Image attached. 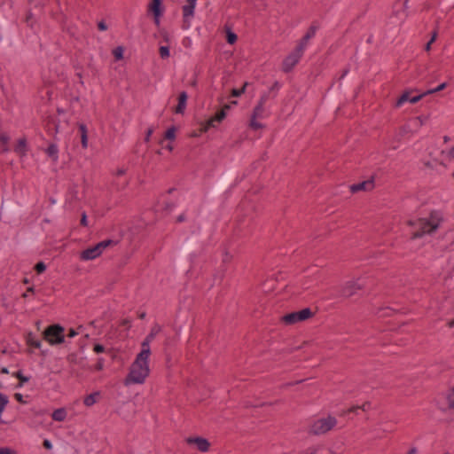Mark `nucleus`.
<instances>
[{"mask_svg": "<svg viewBox=\"0 0 454 454\" xmlns=\"http://www.w3.org/2000/svg\"><path fill=\"white\" fill-rule=\"evenodd\" d=\"M410 99V96L408 92H404L396 101L395 106L400 107L402 106L405 102H408Z\"/></svg>", "mask_w": 454, "mask_h": 454, "instance_id": "nucleus-24", "label": "nucleus"}, {"mask_svg": "<svg viewBox=\"0 0 454 454\" xmlns=\"http://www.w3.org/2000/svg\"><path fill=\"white\" fill-rule=\"evenodd\" d=\"M298 312V315H299V318H300V321H303V320H306L308 319L309 317H311L312 315V312L309 309H303L300 311H297Z\"/></svg>", "mask_w": 454, "mask_h": 454, "instance_id": "nucleus-23", "label": "nucleus"}, {"mask_svg": "<svg viewBox=\"0 0 454 454\" xmlns=\"http://www.w3.org/2000/svg\"><path fill=\"white\" fill-rule=\"evenodd\" d=\"M0 454H17L15 450L8 447L0 448Z\"/></svg>", "mask_w": 454, "mask_h": 454, "instance_id": "nucleus-32", "label": "nucleus"}, {"mask_svg": "<svg viewBox=\"0 0 454 454\" xmlns=\"http://www.w3.org/2000/svg\"><path fill=\"white\" fill-rule=\"evenodd\" d=\"M78 334V333L74 329H70L68 332V337L74 338Z\"/></svg>", "mask_w": 454, "mask_h": 454, "instance_id": "nucleus-43", "label": "nucleus"}, {"mask_svg": "<svg viewBox=\"0 0 454 454\" xmlns=\"http://www.w3.org/2000/svg\"><path fill=\"white\" fill-rule=\"evenodd\" d=\"M226 37H227V42L230 44H233L237 41V35L230 29H228L226 32Z\"/></svg>", "mask_w": 454, "mask_h": 454, "instance_id": "nucleus-25", "label": "nucleus"}, {"mask_svg": "<svg viewBox=\"0 0 454 454\" xmlns=\"http://www.w3.org/2000/svg\"><path fill=\"white\" fill-rule=\"evenodd\" d=\"M67 411L66 408H59L52 411L51 418L54 421L63 422L67 419Z\"/></svg>", "mask_w": 454, "mask_h": 454, "instance_id": "nucleus-14", "label": "nucleus"}, {"mask_svg": "<svg viewBox=\"0 0 454 454\" xmlns=\"http://www.w3.org/2000/svg\"><path fill=\"white\" fill-rule=\"evenodd\" d=\"M431 44H432V43H431V42H428V43H427V44L426 45V51H428L430 50V48H431Z\"/></svg>", "mask_w": 454, "mask_h": 454, "instance_id": "nucleus-51", "label": "nucleus"}, {"mask_svg": "<svg viewBox=\"0 0 454 454\" xmlns=\"http://www.w3.org/2000/svg\"><path fill=\"white\" fill-rule=\"evenodd\" d=\"M15 152L21 157L27 155V140L25 138L19 139L17 145L15 147Z\"/></svg>", "mask_w": 454, "mask_h": 454, "instance_id": "nucleus-16", "label": "nucleus"}, {"mask_svg": "<svg viewBox=\"0 0 454 454\" xmlns=\"http://www.w3.org/2000/svg\"><path fill=\"white\" fill-rule=\"evenodd\" d=\"M35 270L38 273H42L45 270H46V265L44 262H40L38 263H36L35 265Z\"/></svg>", "mask_w": 454, "mask_h": 454, "instance_id": "nucleus-31", "label": "nucleus"}, {"mask_svg": "<svg viewBox=\"0 0 454 454\" xmlns=\"http://www.w3.org/2000/svg\"><path fill=\"white\" fill-rule=\"evenodd\" d=\"M266 101L267 96H262L252 112L249 126L254 130L263 129L264 125L258 120L265 119L270 114V112L265 107Z\"/></svg>", "mask_w": 454, "mask_h": 454, "instance_id": "nucleus-3", "label": "nucleus"}, {"mask_svg": "<svg viewBox=\"0 0 454 454\" xmlns=\"http://www.w3.org/2000/svg\"><path fill=\"white\" fill-rule=\"evenodd\" d=\"M0 139L3 141V143L6 144V143H7V141H8V137H7V136H5V135H2V136L0 137Z\"/></svg>", "mask_w": 454, "mask_h": 454, "instance_id": "nucleus-47", "label": "nucleus"}, {"mask_svg": "<svg viewBox=\"0 0 454 454\" xmlns=\"http://www.w3.org/2000/svg\"><path fill=\"white\" fill-rule=\"evenodd\" d=\"M27 343L29 345V346H32V347H35V348H41L42 347V342L40 340H38L35 335L32 333H29L27 335Z\"/></svg>", "mask_w": 454, "mask_h": 454, "instance_id": "nucleus-18", "label": "nucleus"}, {"mask_svg": "<svg viewBox=\"0 0 454 454\" xmlns=\"http://www.w3.org/2000/svg\"><path fill=\"white\" fill-rule=\"evenodd\" d=\"M406 17H407L406 11H405V10H403V11L402 12V13H401V17L399 18L400 22H401V23H402V22H403V20L406 19Z\"/></svg>", "mask_w": 454, "mask_h": 454, "instance_id": "nucleus-44", "label": "nucleus"}, {"mask_svg": "<svg viewBox=\"0 0 454 454\" xmlns=\"http://www.w3.org/2000/svg\"><path fill=\"white\" fill-rule=\"evenodd\" d=\"M247 85H248V82H245L241 89H239V90L233 89L231 90V95L233 97H240L243 93H245Z\"/></svg>", "mask_w": 454, "mask_h": 454, "instance_id": "nucleus-27", "label": "nucleus"}, {"mask_svg": "<svg viewBox=\"0 0 454 454\" xmlns=\"http://www.w3.org/2000/svg\"><path fill=\"white\" fill-rule=\"evenodd\" d=\"M231 107V105H225L222 110H224L225 112Z\"/></svg>", "mask_w": 454, "mask_h": 454, "instance_id": "nucleus-50", "label": "nucleus"}, {"mask_svg": "<svg viewBox=\"0 0 454 454\" xmlns=\"http://www.w3.org/2000/svg\"><path fill=\"white\" fill-rule=\"evenodd\" d=\"M304 50L302 46H297L294 51H292L283 61V69L286 72L291 71L296 64L300 61Z\"/></svg>", "mask_w": 454, "mask_h": 454, "instance_id": "nucleus-7", "label": "nucleus"}, {"mask_svg": "<svg viewBox=\"0 0 454 454\" xmlns=\"http://www.w3.org/2000/svg\"><path fill=\"white\" fill-rule=\"evenodd\" d=\"M227 113L221 110L216 113L213 117L203 122L201 125V132H207L212 128H216V123H220L226 117Z\"/></svg>", "mask_w": 454, "mask_h": 454, "instance_id": "nucleus-9", "label": "nucleus"}, {"mask_svg": "<svg viewBox=\"0 0 454 454\" xmlns=\"http://www.w3.org/2000/svg\"><path fill=\"white\" fill-rule=\"evenodd\" d=\"M99 396H100V392H98V391H96L94 393H91V394L86 395L83 399L84 405L87 407H91L98 401Z\"/></svg>", "mask_w": 454, "mask_h": 454, "instance_id": "nucleus-15", "label": "nucleus"}, {"mask_svg": "<svg viewBox=\"0 0 454 454\" xmlns=\"http://www.w3.org/2000/svg\"><path fill=\"white\" fill-rule=\"evenodd\" d=\"M81 223L84 226H87L88 225V220H87V215L85 213H82V218H81Z\"/></svg>", "mask_w": 454, "mask_h": 454, "instance_id": "nucleus-40", "label": "nucleus"}, {"mask_svg": "<svg viewBox=\"0 0 454 454\" xmlns=\"http://www.w3.org/2000/svg\"><path fill=\"white\" fill-rule=\"evenodd\" d=\"M43 335L50 345L61 344L65 340L64 327L59 325H50L44 330Z\"/></svg>", "mask_w": 454, "mask_h": 454, "instance_id": "nucleus-5", "label": "nucleus"}, {"mask_svg": "<svg viewBox=\"0 0 454 454\" xmlns=\"http://www.w3.org/2000/svg\"><path fill=\"white\" fill-rule=\"evenodd\" d=\"M188 95L185 91L180 93L178 98V104L175 109L176 114H183L186 109Z\"/></svg>", "mask_w": 454, "mask_h": 454, "instance_id": "nucleus-13", "label": "nucleus"}, {"mask_svg": "<svg viewBox=\"0 0 454 454\" xmlns=\"http://www.w3.org/2000/svg\"><path fill=\"white\" fill-rule=\"evenodd\" d=\"M283 321L287 325H293L301 322L297 311L284 316Z\"/></svg>", "mask_w": 454, "mask_h": 454, "instance_id": "nucleus-19", "label": "nucleus"}, {"mask_svg": "<svg viewBox=\"0 0 454 454\" xmlns=\"http://www.w3.org/2000/svg\"><path fill=\"white\" fill-rule=\"evenodd\" d=\"M153 132V129H148V130H147V132H146V135H145V140L146 142H148V141L150 140V137H151V136H152Z\"/></svg>", "mask_w": 454, "mask_h": 454, "instance_id": "nucleus-41", "label": "nucleus"}, {"mask_svg": "<svg viewBox=\"0 0 454 454\" xmlns=\"http://www.w3.org/2000/svg\"><path fill=\"white\" fill-rule=\"evenodd\" d=\"M160 55L162 59H167L169 57V49L168 46H160Z\"/></svg>", "mask_w": 454, "mask_h": 454, "instance_id": "nucleus-28", "label": "nucleus"}, {"mask_svg": "<svg viewBox=\"0 0 454 454\" xmlns=\"http://www.w3.org/2000/svg\"><path fill=\"white\" fill-rule=\"evenodd\" d=\"M366 407H367V404H364V405H363V409H364V410H366Z\"/></svg>", "mask_w": 454, "mask_h": 454, "instance_id": "nucleus-56", "label": "nucleus"}, {"mask_svg": "<svg viewBox=\"0 0 454 454\" xmlns=\"http://www.w3.org/2000/svg\"><path fill=\"white\" fill-rule=\"evenodd\" d=\"M447 404L450 408H454V387L452 394L447 395Z\"/></svg>", "mask_w": 454, "mask_h": 454, "instance_id": "nucleus-30", "label": "nucleus"}, {"mask_svg": "<svg viewBox=\"0 0 454 454\" xmlns=\"http://www.w3.org/2000/svg\"><path fill=\"white\" fill-rule=\"evenodd\" d=\"M155 334H156V332H153L152 331L151 333H149L146 338L142 341L141 343V350H144V347L145 344H147V349H148V354H151V347H150V344L151 342L153 341V340L154 339L155 337Z\"/></svg>", "mask_w": 454, "mask_h": 454, "instance_id": "nucleus-21", "label": "nucleus"}, {"mask_svg": "<svg viewBox=\"0 0 454 454\" xmlns=\"http://www.w3.org/2000/svg\"><path fill=\"white\" fill-rule=\"evenodd\" d=\"M374 187L373 181L367 180L356 184L351 185L350 190L352 192H356L359 191H371Z\"/></svg>", "mask_w": 454, "mask_h": 454, "instance_id": "nucleus-12", "label": "nucleus"}, {"mask_svg": "<svg viewBox=\"0 0 454 454\" xmlns=\"http://www.w3.org/2000/svg\"><path fill=\"white\" fill-rule=\"evenodd\" d=\"M104 364H105V360L102 357L98 358L97 364H96V370H98V371L103 370Z\"/></svg>", "mask_w": 454, "mask_h": 454, "instance_id": "nucleus-33", "label": "nucleus"}, {"mask_svg": "<svg viewBox=\"0 0 454 454\" xmlns=\"http://www.w3.org/2000/svg\"><path fill=\"white\" fill-rule=\"evenodd\" d=\"M113 54L116 60H121L123 59L124 48L122 46H117L113 50Z\"/></svg>", "mask_w": 454, "mask_h": 454, "instance_id": "nucleus-22", "label": "nucleus"}, {"mask_svg": "<svg viewBox=\"0 0 454 454\" xmlns=\"http://www.w3.org/2000/svg\"><path fill=\"white\" fill-rule=\"evenodd\" d=\"M344 293H345V294H347V295H351L354 292H353L352 290H350V291H349V290H346V289H345Z\"/></svg>", "mask_w": 454, "mask_h": 454, "instance_id": "nucleus-52", "label": "nucleus"}, {"mask_svg": "<svg viewBox=\"0 0 454 454\" xmlns=\"http://www.w3.org/2000/svg\"><path fill=\"white\" fill-rule=\"evenodd\" d=\"M231 104H232V105H237V104H238V102H237V101H233Z\"/></svg>", "mask_w": 454, "mask_h": 454, "instance_id": "nucleus-57", "label": "nucleus"}, {"mask_svg": "<svg viewBox=\"0 0 454 454\" xmlns=\"http://www.w3.org/2000/svg\"><path fill=\"white\" fill-rule=\"evenodd\" d=\"M150 10L153 12L154 15V21L156 25H159L160 19L162 13L161 0H152V4H150Z\"/></svg>", "mask_w": 454, "mask_h": 454, "instance_id": "nucleus-11", "label": "nucleus"}, {"mask_svg": "<svg viewBox=\"0 0 454 454\" xmlns=\"http://www.w3.org/2000/svg\"><path fill=\"white\" fill-rule=\"evenodd\" d=\"M448 156L454 159V145L448 151Z\"/></svg>", "mask_w": 454, "mask_h": 454, "instance_id": "nucleus-45", "label": "nucleus"}, {"mask_svg": "<svg viewBox=\"0 0 454 454\" xmlns=\"http://www.w3.org/2000/svg\"><path fill=\"white\" fill-rule=\"evenodd\" d=\"M336 424V419L334 417L328 416L315 420L310 427V430L315 434H322L333 429Z\"/></svg>", "mask_w": 454, "mask_h": 454, "instance_id": "nucleus-6", "label": "nucleus"}, {"mask_svg": "<svg viewBox=\"0 0 454 454\" xmlns=\"http://www.w3.org/2000/svg\"><path fill=\"white\" fill-rule=\"evenodd\" d=\"M43 446L48 449V450H51L52 449V443L51 442V441L49 440H44L43 442Z\"/></svg>", "mask_w": 454, "mask_h": 454, "instance_id": "nucleus-42", "label": "nucleus"}, {"mask_svg": "<svg viewBox=\"0 0 454 454\" xmlns=\"http://www.w3.org/2000/svg\"><path fill=\"white\" fill-rule=\"evenodd\" d=\"M185 441L189 445L195 446L201 452H207L209 450L210 443L206 438L188 437Z\"/></svg>", "mask_w": 454, "mask_h": 454, "instance_id": "nucleus-10", "label": "nucleus"}, {"mask_svg": "<svg viewBox=\"0 0 454 454\" xmlns=\"http://www.w3.org/2000/svg\"><path fill=\"white\" fill-rule=\"evenodd\" d=\"M79 129H80V131H81V136L82 135H88V131H87V128L84 124H80L79 125Z\"/></svg>", "mask_w": 454, "mask_h": 454, "instance_id": "nucleus-39", "label": "nucleus"}, {"mask_svg": "<svg viewBox=\"0 0 454 454\" xmlns=\"http://www.w3.org/2000/svg\"><path fill=\"white\" fill-rule=\"evenodd\" d=\"M150 356L151 354H148L147 344H145L144 350H140L129 367V373L124 380L126 386L142 385L145 382L150 374Z\"/></svg>", "mask_w": 454, "mask_h": 454, "instance_id": "nucleus-1", "label": "nucleus"}, {"mask_svg": "<svg viewBox=\"0 0 454 454\" xmlns=\"http://www.w3.org/2000/svg\"><path fill=\"white\" fill-rule=\"evenodd\" d=\"M418 453V450L417 448L415 447H412L409 450V451L406 453V454H417Z\"/></svg>", "mask_w": 454, "mask_h": 454, "instance_id": "nucleus-46", "label": "nucleus"}, {"mask_svg": "<svg viewBox=\"0 0 454 454\" xmlns=\"http://www.w3.org/2000/svg\"><path fill=\"white\" fill-rule=\"evenodd\" d=\"M315 34H316V28L310 27V29L302 37V39L301 40V42L298 45L302 46V49L305 50L307 47L308 42L309 41V39H311L315 35Z\"/></svg>", "mask_w": 454, "mask_h": 454, "instance_id": "nucleus-17", "label": "nucleus"}, {"mask_svg": "<svg viewBox=\"0 0 454 454\" xmlns=\"http://www.w3.org/2000/svg\"><path fill=\"white\" fill-rule=\"evenodd\" d=\"M449 326H450V327H454V320H452V321H450V322L449 323Z\"/></svg>", "mask_w": 454, "mask_h": 454, "instance_id": "nucleus-55", "label": "nucleus"}, {"mask_svg": "<svg viewBox=\"0 0 454 454\" xmlns=\"http://www.w3.org/2000/svg\"><path fill=\"white\" fill-rule=\"evenodd\" d=\"M1 372H2L3 373H8V369H7V368H5V367H4V368H2Z\"/></svg>", "mask_w": 454, "mask_h": 454, "instance_id": "nucleus-54", "label": "nucleus"}, {"mask_svg": "<svg viewBox=\"0 0 454 454\" xmlns=\"http://www.w3.org/2000/svg\"><path fill=\"white\" fill-rule=\"evenodd\" d=\"M425 96L424 93L421 94V95H419V96H415V97H410V99H409V102L414 104V103H417L418 101H419L422 97Z\"/></svg>", "mask_w": 454, "mask_h": 454, "instance_id": "nucleus-36", "label": "nucleus"}, {"mask_svg": "<svg viewBox=\"0 0 454 454\" xmlns=\"http://www.w3.org/2000/svg\"><path fill=\"white\" fill-rule=\"evenodd\" d=\"M445 87H446V83L442 82L439 86H437L436 88H434L433 90H429L424 92V95H428V94L438 92V91L443 90Z\"/></svg>", "mask_w": 454, "mask_h": 454, "instance_id": "nucleus-29", "label": "nucleus"}, {"mask_svg": "<svg viewBox=\"0 0 454 454\" xmlns=\"http://www.w3.org/2000/svg\"><path fill=\"white\" fill-rule=\"evenodd\" d=\"M113 243L111 239L98 242L93 247H88L81 252L80 259L82 261H92L98 258L104 251Z\"/></svg>", "mask_w": 454, "mask_h": 454, "instance_id": "nucleus-4", "label": "nucleus"}, {"mask_svg": "<svg viewBox=\"0 0 454 454\" xmlns=\"http://www.w3.org/2000/svg\"><path fill=\"white\" fill-rule=\"evenodd\" d=\"M176 131V129L175 127H171V128L168 129V130L165 133V137L171 141L175 140Z\"/></svg>", "mask_w": 454, "mask_h": 454, "instance_id": "nucleus-26", "label": "nucleus"}, {"mask_svg": "<svg viewBox=\"0 0 454 454\" xmlns=\"http://www.w3.org/2000/svg\"><path fill=\"white\" fill-rule=\"evenodd\" d=\"M197 0H186V4L183 6V18L185 24V29L191 27V21L194 16Z\"/></svg>", "mask_w": 454, "mask_h": 454, "instance_id": "nucleus-8", "label": "nucleus"}, {"mask_svg": "<svg viewBox=\"0 0 454 454\" xmlns=\"http://www.w3.org/2000/svg\"><path fill=\"white\" fill-rule=\"evenodd\" d=\"M46 153L51 157L53 161H57L59 159V149L56 145H51L46 149Z\"/></svg>", "mask_w": 454, "mask_h": 454, "instance_id": "nucleus-20", "label": "nucleus"}, {"mask_svg": "<svg viewBox=\"0 0 454 454\" xmlns=\"http://www.w3.org/2000/svg\"><path fill=\"white\" fill-rule=\"evenodd\" d=\"M98 29L101 31H106L107 29V26L104 21H99L98 24Z\"/></svg>", "mask_w": 454, "mask_h": 454, "instance_id": "nucleus-38", "label": "nucleus"}, {"mask_svg": "<svg viewBox=\"0 0 454 454\" xmlns=\"http://www.w3.org/2000/svg\"><path fill=\"white\" fill-rule=\"evenodd\" d=\"M442 221V214L437 210H433L427 215L411 221L410 223L414 229L413 238L434 234L441 226Z\"/></svg>", "mask_w": 454, "mask_h": 454, "instance_id": "nucleus-2", "label": "nucleus"}, {"mask_svg": "<svg viewBox=\"0 0 454 454\" xmlns=\"http://www.w3.org/2000/svg\"><path fill=\"white\" fill-rule=\"evenodd\" d=\"M435 39H436V33H434L429 42H431L433 43L435 41Z\"/></svg>", "mask_w": 454, "mask_h": 454, "instance_id": "nucleus-49", "label": "nucleus"}, {"mask_svg": "<svg viewBox=\"0 0 454 454\" xmlns=\"http://www.w3.org/2000/svg\"><path fill=\"white\" fill-rule=\"evenodd\" d=\"M15 396L19 402H22L23 396L21 394H16Z\"/></svg>", "mask_w": 454, "mask_h": 454, "instance_id": "nucleus-48", "label": "nucleus"}, {"mask_svg": "<svg viewBox=\"0 0 454 454\" xmlns=\"http://www.w3.org/2000/svg\"><path fill=\"white\" fill-rule=\"evenodd\" d=\"M93 350L96 353H103V352H105V347L103 345L98 343V344L94 345Z\"/></svg>", "mask_w": 454, "mask_h": 454, "instance_id": "nucleus-34", "label": "nucleus"}, {"mask_svg": "<svg viewBox=\"0 0 454 454\" xmlns=\"http://www.w3.org/2000/svg\"><path fill=\"white\" fill-rule=\"evenodd\" d=\"M166 148H167L169 152H171V151L173 150V145H168L166 146Z\"/></svg>", "mask_w": 454, "mask_h": 454, "instance_id": "nucleus-53", "label": "nucleus"}, {"mask_svg": "<svg viewBox=\"0 0 454 454\" xmlns=\"http://www.w3.org/2000/svg\"><path fill=\"white\" fill-rule=\"evenodd\" d=\"M81 143L83 148L88 147V135H82L81 136Z\"/></svg>", "mask_w": 454, "mask_h": 454, "instance_id": "nucleus-35", "label": "nucleus"}, {"mask_svg": "<svg viewBox=\"0 0 454 454\" xmlns=\"http://www.w3.org/2000/svg\"><path fill=\"white\" fill-rule=\"evenodd\" d=\"M17 377L21 380L22 383L27 382L29 380L27 377L24 376L21 372H17Z\"/></svg>", "mask_w": 454, "mask_h": 454, "instance_id": "nucleus-37", "label": "nucleus"}]
</instances>
